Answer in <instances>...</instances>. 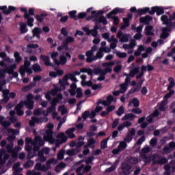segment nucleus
Returning <instances> with one entry per match:
<instances>
[{
  "instance_id": "5701e85b",
  "label": "nucleus",
  "mask_w": 175,
  "mask_h": 175,
  "mask_svg": "<svg viewBox=\"0 0 175 175\" xmlns=\"http://www.w3.org/2000/svg\"><path fill=\"white\" fill-rule=\"evenodd\" d=\"M68 76L65 75L62 79L59 80V83L60 84V88L62 91L65 90L66 85H69V83H68Z\"/></svg>"
},
{
  "instance_id": "20e7f679",
  "label": "nucleus",
  "mask_w": 175,
  "mask_h": 175,
  "mask_svg": "<svg viewBox=\"0 0 175 175\" xmlns=\"http://www.w3.org/2000/svg\"><path fill=\"white\" fill-rule=\"evenodd\" d=\"M98 46L96 45H94L91 50L86 52V61L87 62H92V61H96V59H99V58L103 57V52L104 53H110L111 51V49L109 46L100 47L96 55H94L95 51H97Z\"/></svg>"
},
{
  "instance_id": "ddd939ff",
  "label": "nucleus",
  "mask_w": 175,
  "mask_h": 175,
  "mask_svg": "<svg viewBox=\"0 0 175 175\" xmlns=\"http://www.w3.org/2000/svg\"><path fill=\"white\" fill-rule=\"evenodd\" d=\"M5 84V80L2 79L0 81V91H2L3 92V99L1 100V102L3 103H6V102L9 100V90H5L6 88Z\"/></svg>"
},
{
  "instance_id": "a878e982",
  "label": "nucleus",
  "mask_w": 175,
  "mask_h": 175,
  "mask_svg": "<svg viewBox=\"0 0 175 175\" xmlns=\"http://www.w3.org/2000/svg\"><path fill=\"white\" fill-rule=\"evenodd\" d=\"M133 15L131 14H128V18H123V25L121 27V29H125L126 27L129 26V18H132Z\"/></svg>"
},
{
  "instance_id": "09e8293b",
  "label": "nucleus",
  "mask_w": 175,
  "mask_h": 175,
  "mask_svg": "<svg viewBox=\"0 0 175 175\" xmlns=\"http://www.w3.org/2000/svg\"><path fill=\"white\" fill-rule=\"evenodd\" d=\"M77 87V85H76L75 83L71 84L70 85V90H69V92L70 94V95H72V96L76 95V88Z\"/></svg>"
},
{
  "instance_id": "5fc2aeb1",
  "label": "nucleus",
  "mask_w": 175,
  "mask_h": 175,
  "mask_svg": "<svg viewBox=\"0 0 175 175\" xmlns=\"http://www.w3.org/2000/svg\"><path fill=\"white\" fill-rule=\"evenodd\" d=\"M126 142L125 141H122L120 142L118 148L120 151H122L123 150H125L126 148Z\"/></svg>"
},
{
  "instance_id": "6e6d98bb",
  "label": "nucleus",
  "mask_w": 175,
  "mask_h": 175,
  "mask_svg": "<svg viewBox=\"0 0 175 175\" xmlns=\"http://www.w3.org/2000/svg\"><path fill=\"white\" fill-rule=\"evenodd\" d=\"M158 159V156L155 157L154 158V162H157V163H159V165H163V163H166L167 162V160L166 159H161L160 160Z\"/></svg>"
},
{
  "instance_id": "79ce46f5",
  "label": "nucleus",
  "mask_w": 175,
  "mask_h": 175,
  "mask_svg": "<svg viewBox=\"0 0 175 175\" xmlns=\"http://www.w3.org/2000/svg\"><path fill=\"white\" fill-rule=\"evenodd\" d=\"M161 21H162L163 24H164L165 25H169V24H170L172 23V19H170V18L168 19L167 16L163 15V16H161Z\"/></svg>"
},
{
  "instance_id": "1a4fd4ad",
  "label": "nucleus",
  "mask_w": 175,
  "mask_h": 175,
  "mask_svg": "<svg viewBox=\"0 0 175 175\" xmlns=\"http://www.w3.org/2000/svg\"><path fill=\"white\" fill-rule=\"evenodd\" d=\"M58 55H59L58 52H53L51 54V57L53 59L54 64H55V65H65V64H66L68 61V59L66 58V57H65L64 55H62L59 56V58L58 59H57Z\"/></svg>"
},
{
  "instance_id": "e2e57ef3",
  "label": "nucleus",
  "mask_w": 175,
  "mask_h": 175,
  "mask_svg": "<svg viewBox=\"0 0 175 175\" xmlns=\"http://www.w3.org/2000/svg\"><path fill=\"white\" fill-rule=\"evenodd\" d=\"M99 27H98L97 25L94 26V29L90 30V34L92 35L93 36H96L98 35V29Z\"/></svg>"
},
{
  "instance_id": "f03ea898",
  "label": "nucleus",
  "mask_w": 175,
  "mask_h": 175,
  "mask_svg": "<svg viewBox=\"0 0 175 175\" xmlns=\"http://www.w3.org/2000/svg\"><path fill=\"white\" fill-rule=\"evenodd\" d=\"M15 139L16 137L14 135L8 137V142H10L6 146L8 152H5V150H0V165H4V163H6V161H8L10 157L9 153L12 154V159H16L17 158V152H15L14 149H13L14 144L12 142Z\"/></svg>"
},
{
  "instance_id": "cd10ccee",
  "label": "nucleus",
  "mask_w": 175,
  "mask_h": 175,
  "mask_svg": "<svg viewBox=\"0 0 175 175\" xmlns=\"http://www.w3.org/2000/svg\"><path fill=\"white\" fill-rule=\"evenodd\" d=\"M32 33H33V38H35V36H36L38 39H40V33H42V29L39 27H35L32 30Z\"/></svg>"
},
{
  "instance_id": "603ef678",
  "label": "nucleus",
  "mask_w": 175,
  "mask_h": 175,
  "mask_svg": "<svg viewBox=\"0 0 175 175\" xmlns=\"http://www.w3.org/2000/svg\"><path fill=\"white\" fill-rule=\"evenodd\" d=\"M59 99H62V94H59L58 98H55L51 102V106H57V103H59Z\"/></svg>"
},
{
  "instance_id": "b1692460",
  "label": "nucleus",
  "mask_w": 175,
  "mask_h": 175,
  "mask_svg": "<svg viewBox=\"0 0 175 175\" xmlns=\"http://www.w3.org/2000/svg\"><path fill=\"white\" fill-rule=\"evenodd\" d=\"M121 167L124 174H126V175L131 174V169L132 167L129 165L128 163H122Z\"/></svg>"
},
{
  "instance_id": "f3484780",
  "label": "nucleus",
  "mask_w": 175,
  "mask_h": 175,
  "mask_svg": "<svg viewBox=\"0 0 175 175\" xmlns=\"http://www.w3.org/2000/svg\"><path fill=\"white\" fill-rule=\"evenodd\" d=\"M136 40H132L129 44H124L122 47L124 50H129L128 54H132V53H133V49L136 47Z\"/></svg>"
},
{
  "instance_id": "a18cd8bd",
  "label": "nucleus",
  "mask_w": 175,
  "mask_h": 175,
  "mask_svg": "<svg viewBox=\"0 0 175 175\" xmlns=\"http://www.w3.org/2000/svg\"><path fill=\"white\" fill-rule=\"evenodd\" d=\"M73 132H75V128H71L68 129L66 131V135H68V137H70V139H73L76 137V135L73 133Z\"/></svg>"
},
{
  "instance_id": "9d476101",
  "label": "nucleus",
  "mask_w": 175,
  "mask_h": 175,
  "mask_svg": "<svg viewBox=\"0 0 175 175\" xmlns=\"http://www.w3.org/2000/svg\"><path fill=\"white\" fill-rule=\"evenodd\" d=\"M53 128H54V124L49 123L45 127L46 130L42 131L41 133L44 135V140H46V142L51 140L53 137Z\"/></svg>"
},
{
  "instance_id": "052dcab7",
  "label": "nucleus",
  "mask_w": 175,
  "mask_h": 175,
  "mask_svg": "<svg viewBox=\"0 0 175 175\" xmlns=\"http://www.w3.org/2000/svg\"><path fill=\"white\" fill-rule=\"evenodd\" d=\"M149 10H150L149 8H144L143 9L137 10L136 12L139 14H146V13H147V12H148Z\"/></svg>"
},
{
  "instance_id": "423d86ee",
  "label": "nucleus",
  "mask_w": 175,
  "mask_h": 175,
  "mask_svg": "<svg viewBox=\"0 0 175 175\" xmlns=\"http://www.w3.org/2000/svg\"><path fill=\"white\" fill-rule=\"evenodd\" d=\"M58 161L55 158H51L46 161L45 165H42V163H37L34 167L36 170H40V172H47L49 169H51V165H57Z\"/></svg>"
},
{
  "instance_id": "72a5a7b5",
  "label": "nucleus",
  "mask_w": 175,
  "mask_h": 175,
  "mask_svg": "<svg viewBox=\"0 0 175 175\" xmlns=\"http://www.w3.org/2000/svg\"><path fill=\"white\" fill-rule=\"evenodd\" d=\"M24 17L27 19L28 27H33V18L29 17V14H28V13H25L24 14Z\"/></svg>"
},
{
  "instance_id": "aec40b11",
  "label": "nucleus",
  "mask_w": 175,
  "mask_h": 175,
  "mask_svg": "<svg viewBox=\"0 0 175 175\" xmlns=\"http://www.w3.org/2000/svg\"><path fill=\"white\" fill-rule=\"evenodd\" d=\"M0 10H2L4 14L8 15V14H10L12 12H14V10H16V8L14 6H9L8 10V7L6 5H3V6H0Z\"/></svg>"
},
{
  "instance_id": "0eeeda50",
  "label": "nucleus",
  "mask_w": 175,
  "mask_h": 175,
  "mask_svg": "<svg viewBox=\"0 0 175 175\" xmlns=\"http://www.w3.org/2000/svg\"><path fill=\"white\" fill-rule=\"evenodd\" d=\"M116 103L117 102V98H113V96L109 95L107 97V100H100L97 103V105H103V106H108L107 107V110L108 111V113H111L113 110L116 109L115 105H110L111 103Z\"/></svg>"
},
{
  "instance_id": "f8f14e48",
  "label": "nucleus",
  "mask_w": 175,
  "mask_h": 175,
  "mask_svg": "<svg viewBox=\"0 0 175 175\" xmlns=\"http://www.w3.org/2000/svg\"><path fill=\"white\" fill-rule=\"evenodd\" d=\"M150 151H151V148H150L148 146H146L142 149L140 152V157L142 158L145 163H148V162H151V161L154 159V157H148L146 156V154H148Z\"/></svg>"
},
{
  "instance_id": "4468645a",
  "label": "nucleus",
  "mask_w": 175,
  "mask_h": 175,
  "mask_svg": "<svg viewBox=\"0 0 175 175\" xmlns=\"http://www.w3.org/2000/svg\"><path fill=\"white\" fill-rule=\"evenodd\" d=\"M16 66L17 65L14 64L8 67H5V68L1 71L2 76H0V77H5V73H8L9 75H12L14 77H17L18 76V73L14 72Z\"/></svg>"
},
{
  "instance_id": "69168bd1",
  "label": "nucleus",
  "mask_w": 175,
  "mask_h": 175,
  "mask_svg": "<svg viewBox=\"0 0 175 175\" xmlns=\"http://www.w3.org/2000/svg\"><path fill=\"white\" fill-rule=\"evenodd\" d=\"M57 91H62L60 88L58 86H55L54 89H52L49 92L51 93V95H57Z\"/></svg>"
},
{
  "instance_id": "3c124183",
  "label": "nucleus",
  "mask_w": 175,
  "mask_h": 175,
  "mask_svg": "<svg viewBox=\"0 0 175 175\" xmlns=\"http://www.w3.org/2000/svg\"><path fill=\"white\" fill-rule=\"evenodd\" d=\"M142 51H144V46H143V45H139L137 50L134 53V55H135V57H139V55L142 54Z\"/></svg>"
},
{
  "instance_id": "9b49d317",
  "label": "nucleus",
  "mask_w": 175,
  "mask_h": 175,
  "mask_svg": "<svg viewBox=\"0 0 175 175\" xmlns=\"http://www.w3.org/2000/svg\"><path fill=\"white\" fill-rule=\"evenodd\" d=\"M29 66H31V62L28 60L25 61L24 66H21L20 75L22 76V77L25 76V72L27 73V75H32V68Z\"/></svg>"
},
{
  "instance_id": "ea45409f",
  "label": "nucleus",
  "mask_w": 175,
  "mask_h": 175,
  "mask_svg": "<svg viewBox=\"0 0 175 175\" xmlns=\"http://www.w3.org/2000/svg\"><path fill=\"white\" fill-rule=\"evenodd\" d=\"M40 61L44 62L45 65H46V66H51V62H50V59L49 58V57H47L46 55H41Z\"/></svg>"
},
{
  "instance_id": "7c9ffc66",
  "label": "nucleus",
  "mask_w": 175,
  "mask_h": 175,
  "mask_svg": "<svg viewBox=\"0 0 175 175\" xmlns=\"http://www.w3.org/2000/svg\"><path fill=\"white\" fill-rule=\"evenodd\" d=\"M135 118H136V116L133 115V113H127L122 118V121H126L128 120L129 121H133Z\"/></svg>"
},
{
  "instance_id": "412c9836",
  "label": "nucleus",
  "mask_w": 175,
  "mask_h": 175,
  "mask_svg": "<svg viewBox=\"0 0 175 175\" xmlns=\"http://www.w3.org/2000/svg\"><path fill=\"white\" fill-rule=\"evenodd\" d=\"M155 12L157 14V16H161L163 14V8L162 7H152L151 10L149 11L150 14H155Z\"/></svg>"
},
{
  "instance_id": "49530a36",
  "label": "nucleus",
  "mask_w": 175,
  "mask_h": 175,
  "mask_svg": "<svg viewBox=\"0 0 175 175\" xmlns=\"http://www.w3.org/2000/svg\"><path fill=\"white\" fill-rule=\"evenodd\" d=\"M66 165L64 163H59L55 167V170L57 173H59L63 169H65Z\"/></svg>"
},
{
  "instance_id": "c03bdc74",
  "label": "nucleus",
  "mask_w": 175,
  "mask_h": 175,
  "mask_svg": "<svg viewBox=\"0 0 175 175\" xmlns=\"http://www.w3.org/2000/svg\"><path fill=\"white\" fill-rule=\"evenodd\" d=\"M0 124L5 128L8 126H10V122L5 120V118L3 116H0Z\"/></svg>"
},
{
  "instance_id": "338daca9",
  "label": "nucleus",
  "mask_w": 175,
  "mask_h": 175,
  "mask_svg": "<svg viewBox=\"0 0 175 175\" xmlns=\"http://www.w3.org/2000/svg\"><path fill=\"white\" fill-rule=\"evenodd\" d=\"M52 118L53 120H56L57 121H59V120H61V116H58V112L53 111L52 113Z\"/></svg>"
},
{
  "instance_id": "4c0bfd02",
  "label": "nucleus",
  "mask_w": 175,
  "mask_h": 175,
  "mask_svg": "<svg viewBox=\"0 0 175 175\" xmlns=\"http://www.w3.org/2000/svg\"><path fill=\"white\" fill-rule=\"evenodd\" d=\"M139 99L137 98H133L130 100L129 103V107H131L132 105H133L134 107H137L139 105Z\"/></svg>"
},
{
  "instance_id": "0e129e2a",
  "label": "nucleus",
  "mask_w": 175,
  "mask_h": 175,
  "mask_svg": "<svg viewBox=\"0 0 175 175\" xmlns=\"http://www.w3.org/2000/svg\"><path fill=\"white\" fill-rule=\"evenodd\" d=\"M169 81H170V85H169V86L167 87V90H168V91H170V90H171L172 88H173V87H174V85H175L174 79H173V78H170V79H169Z\"/></svg>"
},
{
  "instance_id": "6e6552de",
  "label": "nucleus",
  "mask_w": 175,
  "mask_h": 175,
  "mask_svg": "<svg viewBox=\"0 0 175 175\" xmlns=\"http://www.w3.org/2000/svg\"><path fill=\"white\" fill-rule=\"evenodd\" d=\"M68 140V136L65 135V133H60L57 135V139L53 138V137L48 142L51 144H55L56 147H59V144H62V143H65Z\"/></svg>"
},
{
  "instance_id": "c85d7f7f",
  "label": "nucleus",
  "mask_w": 175,
  "mask_h": 175,
  "mask_svg": "<svg viewBox=\"0 0 175 175\" xmlns=\"http://www.w3.org/2000/svg\"><path fill=\"white\" fill-rule=\"evenodd\" d=\"M75 42V38L71 36H68L66 38L65 40L63 41L64 46H68L69 43H74Z\"/></svg>"
},
{
  "instance_id": "4be33fe9",
  "label": "nucleus",
  "mask_w": 175,
  "mask_h": 175,
  "mask_svg": "<svg viewBox=\"0 0 175 175\" xmlns=\"http://www.w3.org/2000/svg\"><path fill=\"white\" fill-rule=\"evenodd\" d=\"M81 73H88V75H91L94 73V71L90 68H81L80 71H75L74 75L75 76H80Z\"/></svg>"
},
{
  "instance_id": "6ab92c4d",
  "label": "nucleus",
  "mask_w": 175,
  "mask_h": 175,
  "mask_svg": "<svg viewBox=\"0 0 175 175\" xmlns=\"http://www.w3.org/2000/svg\"><path fill=\"white\" fill-rule=\"evenodd\" d=\"M117 38H119L120 42L125 43L129 40V34H124L122 31H119L117 34Z\"/></svg>"
},
{
  "instance_id": "8fccbe9b",
  "label": "nucleus",
  "mask_w": 175,
  "mask_h": 175,
  "mask_svg": "<svg viewBox=\"0 0 175 175\" xmlns=\"http://www.w3.org/2000/svg\"><path fill=\"white\" fill-rule=\"evenodd\" d=\"M146 70H148V72H151V70H154V66L152 65L148 64V66H142V71L146 72Z\"/></svg>"
},
{
  "instance_id": "864d4df0",
  "label": "nucleus",
  "mask_w": 175,
  "mask_h": 175,
  "mask_svg": "<svg viewBox=\"0 0 175 175\" xmlns=\"http://www.w3.org/2000/svg\"><path fill=\"white\" fill-rule=\"evenodd\" d=\"M58 111L61 113L62 116H64V114H66L68 112V109H66V107H65L64 105H61L58 107Z\"/></svg>"
},
{
  "instance_id": "2f4dec72",
  "label": "nucleus",
  "mask_w": 175,
  "mask_h": 175,
  "mask_svg": "<svg viewBox=\"0 0 175 175\" xmlns=\"http://www.w3.org/2000/svg\"><path fill=\"white\" fill-rule=\"evenodd\" d=\"M95 144H96V141L93 138H91L88 141V144L85 145L84 148H88V147H90V148H94Z\"/></svg>"
},
{
  "instance_id": "2eb2a0df",
  "label": "nucleus",
  "mask_w": 175,
  "mask_h": 175,
  "mask_svg": "<svg viewBox=\"0 0 175 175\" xmlns=\"http://www.w3.org/2000/svg\"><path fill=\"white\" fill-rule=\"evenodd\" d=\"M48 154H50L49 148L45 147L42 148L40 151L38 152L39 158L36 161H40V162H44L46 161V157H44V154L48 155Z\"/></svg>"
},
{
  "instance_id": "393cba45",
  "label": "nucleus",
  "mask_w": 175,
  "mask_h": 175,
  "mask_svg": "<svg viewBox=\"0 0 175 175\" xmlns=\"http://www.w3.org/2000/svg\"><path fill=\"white\" fill-rule=\"evenodd\" d=\"M175 148V143L170 142L168 145H167L164 148L163 151L165 154H169L171 151H173Z\"/></svg>"
},
{
  "instance_id": "58836bf2",
  "label": "nucleus",
  "mask_w": 175,
  "mask_h": 175,
  "mask_svg": "<svg viewBox=\"0 0 175 175\" xmlns=\"http://www.w3.org/2000/svg\"><path fill=\"white\" fill-rule=\"evenodd\" d=\"M79 152H80V149L79 148L68 150L66 151L67 155H70V156H72V157H73L74 155H76L77 154H79Z\"/></svg>"
},
{
  "instance_id": "f704fd0d",
  "label": "nucleus",
  "mask_w": 175,
  "mask_h": 175,
  "mask_svg": "<svg viewBox=\"0 0 175 175\" xmlns=\"http://www.w3.org/2000/svg\"><path fill=\"white\" fill-rule=\"evenodd\" d=\"M152 21V17L150 16L142 17L139 19L140 23H144V24H150V23H151Z\"/></svg>"
},
{
  "instance_id": "774afa93",
  "label": "nucleus",
  "mask_w": 175,
  "mask_h": 175,
  "mask_svg": "<svg viewBox=\"0 0 175 175\" xmlns=\"http://www.w3.org/2000/svg\"><path fill=\"white\" fill-rule=\"evenodd\" d=\"M27 175H41L42 174L39 172H36V170H33L32 171L29 170L27 172Z\"/></svg>"
},
{
  "instance_id": "37998d69",
  "label": "nucleus",
  "mask_w": 175,
  "mask_h": 175,
  "mask_svg": "<svg viewBox=\"0 0 175 175\" xmlns=\"http://www.w3.org/2000/svg\"><path fill=\"white\" fill-rule=\"evenodd\" d=\"M40 120L36 117H32L31 120L29 121V125L30 126H35V124H39Z\"/></svg>"
},
{
  "instance_id": "c756f323",
  "label": "nucleus",
  "mask_w": 175,
  "mask_h": 175,
  "mask_svg": "<svg viewBox=\"0 0 175 175\" xmlns=\"http://www.w3.org/2000/svg\"><path fill=\"white\" fill-rule=\"evenodd\" d=\"M124 8H116L113 9L109 14H107L108 18H111V14H117L118 13H122Z\"/></svg>"
},
{
  "instance_id": "a211bd4d",
  "label": "nucleus",
  "mask_w": 175,
  "mask_h": 175,
  "mask_svg": "<svg viewBox=\"0 0 175 175\" xmlns=\"http://www.w3.org/2000/svg\"><path fill=\"white\" fill-rule=\"evenodd\" d=\"M91 170V166L81 165V166L77 167L76 172L78 173L77 175H84V173H87Z\"/></svg>"
},
{
  "instance_id": "4d7b16f0",
  "label": "nucleus",
  "mask_w": 175,
  "mask_h": 175,
  "mask_svg": "<svg viewBox=\"0 0 175 175\" xmlns=\"http://www.w3.org/2000/svg\"><path fill=\"white\" fill-rule=\"evenodd\" d=\"M32 68H33V70L34 72H36L37 73H39V72H42V68L38 64H36L33 65Z\"/></svg>"
},
{
  "instance_id": "bb28decb",
  "label": "nucleus",
  "mask_w": 175,
  "mask_h": 175,
  "mask_svg": "<svg viewBox=\"0 0 175 175\" xmlns=\"http://www.w3.org/2000/svg\"><path fill=\"white\" fill-rule=\"evenodd\" d=\"M102 110H103V107L97 105L96 109L94 111H92L90 116V118H94V117L96 116V113H99V111H102Z\"/></svg>"
},
{
  "instance_id": "7ed1b4c3",
  "label": "nucleus",
  "mask_w": 175,
  "mask_h": 175,
  "mask_svg": "<svg viewBox=\"0 0 175 175\" xmlns=\"http://www.w3.org/2000/svg\"><path fill=\"white\" fill-rule=\"evenodd\" d=\"M116 64H117V65L114 67L113 70L116 72V73H120V72H121V69H122L121 61L106 62L103 64V66L105 68V69L98 70V75L100 77L97 78V80L98 81H103V80H105V76H106L109 72H111V67L113 66V65H116Z\"/></svg>"
},
{
  "instance_id": "dca6fc26",
  "label": "nucleus",
  "mask_w": 175,
  "mask_h": 175,
  "mask_svg": "<svg viewBox=\"0 0 175 175\" xmlns=\"http://www.w3.org/2000/svg\"><path fill=\"white\" fill-rule=\"evenodd\" d=\"M174 90H170V92L168 94H167L165 96H164V100L161 102V103L159 105V110H161V111H165V107H163L164 106H165V105H167V99H169V98L172 97V95H174Z\"/></svg>"
},
{
  "instance_id": "e433bc0d",
  "label": "nucleus",
  "mask_w": 175,
  "mask_h": 175,
  "mask_svg": "<svg viewBox=\"0 0 175 175\" xmlns=\"http://www.w3.org/2000/svg\"><path fill=\"white\" fill-rule=\"evenodd\" d=\"M158 116H159V112L158 111V109H157L154 111V112L152 115L148 116L146 118V120L148 122H152V120H154V117H158Z\"/></svg>"
},
{
  "instance_id": "39448f33",
  "label": "nucleus",
  "mask_w": 175,
  "mask_h": 175,
  "mask_svg": "<svg viewBox=\"0 0 175 175\" xmlns=\"http://www.w3.org/2000/svg\"><path fill=\"white\" fill-rule=\"evenodd\" d=\"M32 99H33V95L30 94L27 95L25 102L22 101L16 105L15 110L18 116H23V114H24V111L22 110L24 105H25L27 109H29V110H32V109H33V101Z\"/></svg>"
},
{
  "instance_id": "bf43d9fd",
  "label": "nucleus",
  "mask_w": 175,
  "mask_h": 175,
  "mask_svg": "<svg viewBox=\"0 0 175 175\" xmlns=\"http://www.w3.org/2000/svg\"><path fill=\"white\" fill-rule=\"evenodd\" d=\"M35 85H36L35 83H31L29 85L23 88L22 91H23L24 92L27 91H29V90H31V88H33Z\"/></svg>"
},
{
  "instance_id": "a19ab883",
  "label": "nucleus",
  "mask_w": 175,
  "mask_h": 175,
  "mask_svg": "<svg viewBox=\"0 0 175 175\" xmlns=\"http://www.w3.org/2000/svg\"><path fill=\"white\" fill-rule=\"evenodd\" d=\"M19 26L21 33H27V32H28V28H27V25L25 23H20Z\"/></svg>"
},
{
  "instance_id": "f257e3e1",
  "label": "nucleus",
  "mask_w": 175,
  "mask_h": 175,
  "mask_svg": "<svg viewBox=\"0 0 175 175\" xmlns=\"http://www.w3.org/2000/svg\"><path fill=\"white\" fill-rule=\"evenodd\" d=\"M25 150L26 151H31L33 150V152H29L27 155V159H31L36 157V151H39V148L44 146V141L42 139V137L36 136L35 140L32 141V138L27 137L25 139Z\"/></svg>"
},
{
  "instance_id": "de8ad7c7",
  "label": "nucleus",
  "mask_w": 175,
  "mask_h": 175,
  "mask_svg": "<svg viewBox=\"0 0 175 175\" xmlns=\"http://www.w3.org/2000/svg\"><path fill=\"white\" fill-rule=\"evenodd\" d=\"M146 35H154V27L152 26H147L145 29Z\"/></svg>"
},
{
  "instance_id": "473e14b6",
  "label": "nucleus",
  "mask_w": 175,
  "mask_h": 175,
  "mask_svg": "<svg viewBox=\"0 0 175 175\" xmlns=\"http://www.w3.org/2000/svg\"><path fill=\"white\" fill-rule=\"evenodd\" d=\"M163 32L161 34L160 37L161 39H166V38L169 37V31H170V29L167 27L163 28L162 29Z\"/></svg>"
},
{
  "instance_id": "680f3d73",
  "label": "nucleus",
  "mask_w": 175,
  "mask_h": 175,
  "mask_svg": "<svg viewBox=\"0 0 175 175\" xmlns=\"http://www.w3.org/2000/svg\"><path fill=\"white\" fill-rule=\"evenodd\" d=\"M172 167V169L174 170H175V161H171L170 163V165H165L164 168L165 169V170H170V169Z\"/></svg>"
},
{
  "instance_id": "c9c22d12",
  "label": "nucleus",
  "mask_w": 175,
  "mask_h": 175,
  "mask_svg": "<svg viewBox=\"0 0 175 175\" xmlns=\"http://www.w3.org/2000/svg\"><path fill=\"white\" fill-rule=\"evenodd\" d=\"M70 147H77L76 148H79L80 150V147L84 146V142L79 141V142H72L70 144Z\"/></svg>"
},
{
  "instance_id": "13d9d810",
  "label": "nucleus",
  "mask_w": 175,
  "mask_h": 175,
  "mask_svg": "<svg viewBox=\"0 0 175 175\" xmlns=\"http://www.w3.org/2000/svg\"><path fill=\"white\" fill-rule=\"evenodd\" d=\"M129 162L133 165H136V163H139V162H140V159L137 157H131Z\"/></svg>"
}]
</instances>
